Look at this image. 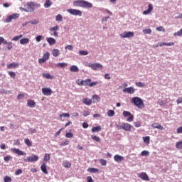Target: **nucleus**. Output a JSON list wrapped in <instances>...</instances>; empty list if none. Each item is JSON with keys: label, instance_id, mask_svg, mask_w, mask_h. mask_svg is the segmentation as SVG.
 I'll return each instance as SVG.
<instances>
[{"label": "nucleus", "instance_id": "nucleus-1", "mask_svg": "<svg viewBox=\"0 0 182 182\" xmlns=\"http://www.w3.org/2000/svg\"><path fill=\"white\" fill-rule=\"evenodd\" d=\"M73 5L81 8H93L92 3L85 0H75L73 1Z\"/></svg>", "mask_w": 182, "mask_h": 182}, {"label": "nucleus", "instance_id": "nucleus-2", "mask_svg": "<svg viewBox=\"0 0 182 182\" xmlns=\"http://www.w3.org/2000/svg\"><path fill=\"white\" fill-rule=\"evenodd\" d=\"M131 102L138 107V109H144V102H143V100L139 97H134L131 100Z\"/></svg>", "mask_w": 182, "mask_h": 182}, {"label": "nucleus", "instance_id": "nucleus-3", "mask_svg": "<svg viewBox=\"0 0 182 182\" xmlns=\"http://www.w3.org/2000/svg\"><path fill=\"white\" fill-rule=\"evenodd\" d=\"M117 129L118 130H124L125 132H131L132 130V124H129V123H124L123 122L122 124V125H117Z\"/></svg>", "mask_w": 182, "mask_h": 182}, {"label": "nucleus", "instance_id": "nucleus-4", "mask_svg": "<svg viewBox=\"0 0 182 182\" xmlns=\"http://www.w3.org/2000/svg\"><path fill=\"white\" fill-rule=\"evenodd\" d=\"M67 12L71 15H74L75 16H82V11L80 10L69 9L67 10Z\"/></svg>", "mask_w": 182, "mask_h": 182}, {"label": "nucleus", "instance_id": "nucleus-5", "mask_svg": "<svg viewBox=\"0 0 182 182\" xmlns=\"http://www.w3.org/2000/svg\"><path fill=\"white\" fill-rule=\"evenodd\" d=\"M18 18H19V14L14 13V14L10 15L6 20H4V22L6 23H9L10 22H12V20L18 19Z\"/></svg>", "mask_w": 182, "mask_h": 182}, {"label": "nucleus", "instance_id": "nucleus-6", "mask_svg": "<svg viewBox=\"0 0 182 182\" xmlns=\"http://www.w3.org/2000/svg\"><path fill=\"white\" fill-rule=\"evenodd\" d=\"M124 117H127L129 116V117L127 118V122H133L134 117L133 116V114H132V113L129 111H124L122 113Z\"/></svg>", "mask_w": 182, "mask_h": 182}, {"label": "nucleus", "instance_id": "nucleus-7", "mask_svg": "<svg viewBox=\"0 0 182 182\" xmlns=\"http://www.w3.org/2000/svg\"><path fill=\"white\" fill-rule=\"evenodd\" d=\"M92 70H98V69H103V65L100 63H91L88 65Z\"/></svg>", "mask_w": 182, "mask_h": 182}, {"label": "nucleus", "instance_id": "nucleus-8", "mask_svg": "<svg viewBox=\"0 0 182 182\" xmlns=\"http://www.w3.org/2000/svg\"><path fill=\"white\" fill-rule=\"evenodd\" d=\"M121 38H133V36H134V32L133 31H128V32H124L120 34Z\"/></svg>", "mask_w": 182, "mask_h": 182}, {"label": "nucleus", "instance_id": "nucleus-9", "mask_svg": "<svg viewBox=\"0 0 182 182\" xmlns=\"http://www.w3.org/2000/svg\"><path fill=\"white\" fill-rule=\"evenodd\" d=\"M26 6H27V12H33L35 11V8L33 6H35V3L34 2H27L26 4Z\"/></svg>", "mask_w": 182, "mask_h": 182}, {"label": "nucleus", "instance_id": "nucleus-10", "mask_svg": "<svg viewBox=\"0 0 182 182\" xmlns=\"http://www.w3.org/2000/svg\"><path fill=\"white\" fill-rule=\"evenodd\" d=\"M38 160H39V157L37 155H33L31 156H28L27 159H24V161L32 163L33 161H38Z\"/></svg>", "mask_w": 182, "mask_h": 182}, {"label": "nucleus", "instance_id": "nucleus-11", "mask_svg": "<svg viewBox=\"0 0 182 182\" xmlns=\"http://www.w3.org/2000/svg\"><path fill=\"white\" fill-rule=\"evenodd\" d=\"M138 176L141 180H144L145 181H150V178H149V175H147L146 172L140 173L139 174H138Z\"/></svg>", "mask_w": 182, "mask_h": 182}, {"label": "nucleus", "instance_id": "nucleus-12", "mask_svg": "<svg viewBox=\"0 0 182 182\" xmlns=\"http://www.w3.org/2000/svg\"><path fill=\"white\" fill-rule=\"evenodd\" d=\"M11 151H13V153H15L16 154H18V156H26V153L19 149L12 148Z\"/></svg>", "mask_w": 182, "mask_h": 182}, {"label": "nucleus", "instance_id": "nucleus-13", "mask_svg": "<svg viewBox=\"0 0 182 182\" xmlns=\"http://www.w3.org/2000/svg\"><path fill=\"white\" fill-rule=\"evenodd\" d=\"M57 31H59L58 26H55L50 28V32H53V36H55V38H58L59 36V33Z\"/></svg>", "mask_w": 182, "mask_h": 182}, {"label": "nucleus", "instance_id": "nucleus-14", "mask_svg": "<svg viewBox=\"0 0 182 182\" xmlns=\"http://www.w3.org/2000/svg\"><path fill=\"white\" fill-rule=\"evenodd\" d=\"M42 93L44 96H50L53 91L50 88H42Z\"/></svg>", "mask_w": 182, "mask_h": 182}, {"label": "nucleus", "instance_id": "nucleus-15", "mask_svg": "<svg viewBox=\"0 0 182 182\" xmlns=\"http://www.w3.org/2000/svg\"><path fill=\"white\" fill-rule=\"evenodd\" d=\"M123 92L124 93H129V95H133V93H134L136 92V90L133 87H129L127 88H124L123 90Z\"/></svg>", "mask_w": 182, "mask_h": 182}, {"label": "nucleus", "instance_id": "nucleus-16", "mask_svg": "<svg viewBox=\"0 0 182 182\" xmlns=\"http://www.w3.org/2000/svg\"><path fill=\"white\" fill-rule=\"evenodd\" d=\"M114 160L117 163H122V161H123L124 160V157H123L122 156H120L119 154H117L114 156Z\"/></svg>", "mask_w": 182, "mask_h": 182}, {"label": "nucleus", "instance_id": "nucleus-17", "mask_svg": "<svg viewBox=\"0 0 182 182\" xmlns=\"http://www.w3.org/2000/svg\"><path fill=\"white\" fill-rule=\"evenodd\" d=\"M151 127H153V129H158L159 130H164V127L157 122L153 123Z\"/></svg>", "mask_w": 182, "mask_h": 182}, {"label": "nucleus", "instance_id": "nucleus-18", "mask_svg": "<svg viewBox=\"0 0 182 182\" xmlns=\"http://www.w3.org/2000/svg\"><path fill=\"white\" fill-rule=\"evenodd\" d=\"M27 106H28V107H31V109H33V107L36 106V102H35V101L33 100H28Z\"/></svg>", "mask_w": 182, "mask_h": 182}, {"label": "nucleus", "instance_id": "nucleus-19", "mask_svg": "<svg viewBox=\"0 0 182 182\" xmlns=\"http://www.w3.org/2000/svg\"><path fill=\"white\" fill-rule=\"evenodd\" d=\"M153 11V5L151 4H149L148 5V9L144 11L143 12L144 15H149L150 14H151V11Z\"/></svg>", "mask_w": 182, "mask_h": 182}, {"label": "nucleus", "instance_id": "nucleus-20", "mask_svg": "<svg viewBox=\"0 0 182 182\" xmlns=\"http://www.w3.org/2000/svg\"><path fill=\"white\" fill-rule=\"evenodd\" d=\"M82 102L84 105H86L87 106H90V105H92V99H89V98H83L82 100Z\"/></svg>", "mask_w": 182, "mask_h": 182}, {"label": "nucleus", "instance_id": "nucleus-21", "mask_svg": "<svg viewBox=\"0 0 182 182\" xmlns=\"http://www.w3.org/2000/svg\"><path fill=\"white\" fill-rule=\"evenodd\" d=\"M16 68H19V63H11L7 65V69H14Z\"/></svg>", "mask_w": 182, "mask_h": 182}, {"label": "nucleus", "instance_id": "nucleus-22", "mask_svg": "<svg viewBox=\"0 0 182 182\" xmlns=\"http://www.w3.org/2000/svg\"><path fill=\"white\" fill-rule=\"evenodd\" d=\"M47 42L49 43V45L50 46L55 45V43H56V40H55V38L50 37L48 38H47Z\"/></svg>", "mask_w": 182, "mask_h": 182}, {"label": "nucleus", "instance_id": "nucleus-23", "mask_svg": "<svg viewBox=\"0 0 182 182\" xmlns=\"http://www.w3.org/2000/svg\"><path fill=\"white\" fill-rule=\"evenodd\" d=\"M102 130V127L97 126V127H94L92 128L91 132L92 133H97L98 132H100Z\"/></svg>", "mask_w": 182, "mask_h": 182}, {"label": "nucleus", "instance_id": "nucleus-24", "mask_svg": "<svg viewBox=\"0 0 182 182\" xmlns=\"http://www.w3.org/2000/svg\"><path fill=\"white\" fill-rule=\"evenodd\" d=\"M41 171L44 173V174H48V169L46 168V163H43L41 166Z\"/></svg>", "mask_w": 182, "mask_h": 182}, {"label": "nucleus", "instance_id": "nucleus-25", "mask_svg": "<svg viewBox=\"0 0 182 182\" xmlns=\"http://www.w3.org/2000/svg\"><path fill=\"white\" fill-rule=\"evenodd\" d=\"M60 53V51L58 49H53L52 50V55L55 58H57V56H59Z\"/></svg>", "mask_w": 182, "mask_h": 182}, {"label": "nucleus", "instance_id": "nucleus-26", "mask_svg": "<svg viewBox=\"0 0 182 182\" xmlns=\"http://www.w3.org/2000/svg\"><path fill=\"white\" fill-rule=\"evenodd\" d=\"M63 166L65 167V168H70L72 167V164L70 162L66 161L63 163Z\"/></svg>", "mask_w": 182, "mask_h": 182}, {"label": "nucleus", "instance_id": "nucleus-27", "mask_svg": "<svg viewBox=\"0 0 182 182\" xmlns=\"http://www.w3.org/2000/svg\"><path fill=\"white\" fill-rule=\"evenodd\" d=\"M87 171H88V173H99V169L96 168H88Z\"/></svg>", "mask_w": 182, "mask_h": 182}, {"label": "nucleus", "instance_id": "nucleus-28", "mask_svg": "<svg viewBox=\"0 0 182 182\" xmlns=\"http://www.w3.org/2000/svg\"><path fill=\"white\" fill-rule=\"evenodd\" d=\"M52 6V1L50 0H46L44 8H50Z\"/></svg>", "mask_w": 182, "mask_h": 182}, {"label": "nucleus", "instance_id": "nucleus-29", "mask_svg": "<svg viewBox=\"0 0 182 182\" xmlns=\"http://www.w3.org/2000/svg\"><path fill=\"white\" fill-rule=\"evenodd\" d=\"M29 38H22L21 41H20V43L21 45H26L27 43H29Z\"/></svg>", "mask_w": 182, "mask_h": 182}, {"label": "nucleus", "instance_id": "nucleus-30", "mask_svg": "<svg viewBox=\"0 0 182 182\" xmlns=\"http://www.w3.org/2000/svg\"><path fill=\"white\" fill-rule=\"evenodd\" d=\"M136 86H137V87H146V83L144 82H138L135 83Z\"/></svg>", "mask_w": 182, "mask_h": 182}, {"label": "nucleus", "instance_id": "nucleus-31", "mask_svg": "<svg viewBox=\"0 0 182 182\" xmlns=\"http://www.w3.org/2000/svg\"><path fill=\"white\" fill-rule=\"evenodd\" d=\"M92 82L91 79H87L83 80V86H90V82Z\"/></svg>", "mask_w": 182, "mask_h": 182}, {"label": "nucleus", "instance_id": "nucleus-32", "mask_svg": "<svg viewBox=\"0 0 182 182\" xmlns=\"http://www.w3.org/2000/svg\"><path fill=\"white\" fill-rule=\"evenodd\" d=\"M144 143L146 144H150V136H144L143 137Z\"/></svg>", "mask_w": 182, "mask_h": 182}, {"label": "nucleus", "instance_id": "nucleus-33", "mask_svg": "<svg viewBox=\"0 0 182 182\" xmlns=\"http://www.w3.org/2000/svg\"><path fill=\"white\" fill-rule=\"evenodd\" d=\"M70 70V72H79V68L76 65H72Z\"/></svg>", "mask_w": 182, "mask_h": 182}, {"label": "nucleus", "instance_id": "nucleus-34", "mask_svg": "<svg viewBox=\"0 0 182 182\" xmlns=\"http://www.w3.org/2000/svg\"><path fill=\"white\" fill-rule=\"evenodd\" d=\"M24 143L28 147H32V141H31V140H29V139H24Z\"/></svg>", "mask_w": 182, "mask_h": 182}, {"label": "nucleus", "instance_id": "nucleus-35", "mask_svg": "<svg viewBox=\"0 0 182 182\" xmlns=\"http://www.w3.org/2000/svg\"><path fill=\"white\" fill-rule=\"evenodd\" d=\"M43 77L46 79H53V75H50L49 73H43Z\"/></svg>", "mask_w": 182, "mask_h": 182}, {"label": "nucleus", "instance_id": "nucleus-36", "mask_svg": "<svg viewBox=\"0 0 182 182\" xmlns=\"http://www.w3.org/2000/svg\"><path fill=\"white\" fill-rule=\"evenodd\" d=\"M91 139L94 140V141H97V143H100V137L96 136V135H92L91 136Z\"/></svg>", "mask_w": 182, "mask_h": 182}, {"label": "nucleus", "instance_id": "nucleus-37", "mask_svg": "<svg viewBox=\"0 0 182 182\" xmlns=\"http://www.w3.org/2000/svg\"><path fill=\"white\" fill-rule=\"evenodd\" d=\"M56 66L58 68H66V66H68V64L66 63H59L56 64Z\"/></svg>", "mask_w": 182, "mask_h": 182}, {"label": "nucleus", "instance_id": "nucleus-38", "mask_svg": "<svg viewBox=\"0 0 182 182\" xmlns=\"http://www.w3.org/2000/svg\"><path fill=\"white\" fill-rule=\"evenodd\" d=\"M107 116L109 117H113V116H114V111L112 110V109L108 110L107 111Z\"/></svg>", "mask_w": 182, "mask_h": 182}, {"label": "nucleus", "instance_id": "nucleus-39", "mask_svg": "<svg viewBox=\"0 0 182 182\" xmlns=\"http://www.w3.org/2000/svg\"><path fill=\"white\" fill-rule=\"evenodd\" d=\"M50 160V154H46L44 156L43 161H49Z\"/></svg>", "mask_w": 182, "mask_h": 182}, {"label": "nucleus", "instance_id": "nucleus-40", "mask_svg": "<svg viewBox=\"0 0 182 182\" xmlns=\"http://www.w3.org/2000/svg\"><path fill=\"white\" fill-rule=\"evenodd\" d=\"M50 56V53L49 52H46L43 54V58L46 60H48Z\"/></svg>", "mask_w": 182, "mask_h": 182}, {"label": "nucleus", "instance_id": "nucleus-41", "mask_svg": "<svg viewBox=\"0 0 182 182\" xmlns=\"http://www.w3.org/2000/svg\"><path fill=\"white\" fill-rule=\"evenodd\" d=\"M55 20L58 22H62V21H63V17H62V16L60 14H58L56 16Z\"/></svg>", "mask_w": 182, "mask_h": 182}, {"label": "nucleus", "instance_id": "nucleus-42", "mask_svg": "<svg viewBox=\"0 0 182 182\" xmlns=\"http://www.w3.org/2000/svg\"><path fill=\"white\" fill-rule=\"evenodd\" d=\"M176 149H178L179 150H181L182 149V141H178L176 144Z\"/></svg>", "mask_w": 182, "mask_h": 182}, {"label": "nucleus", "instance_id": "nucleus-43", "mask_svg": "<svg viewBox=\"0 0 182 182\" xmlns=\"http://www.w3.org/2000/svg\"><path fill=\"white\" fill-rule=\"evenodd\" d=\"M79 53L81 56H86V55H89V52L86 50H80Z\"/></svg>", "mask_w": 182, "mask_h": 182}, {"label": "nucleus", "instance_id": "nucleus-44", "mask_svg": "<svg viewBox=\"0 0 182 182\" xmlns=\"http://www.w3.org/2000/svg\"><path fill=\"white\" fill-rule=\"evenodd\" d=\"M4 182H11L12 181V178L11 176H6L4 178Z\"/></svg>", "mask_w": 182, "mask_h": 182}, {"label": "nucleus", "instance_id": "nucleus-45", "mask_svg": "<svg viewBox=\"0 0 182 182\" xmlns=\"http://www.w3.org/2000/svg\"><path fill=\"white\" fill-rule=\"evenodd\" d=\"M2 43H8V41H5V38H4V37H0V46L1 45H2ZM0 50H1V48H0Z\"/></svg>", "mask_w": 182, "mask_h": 182}, {"label": "nucleus", "instance_id": "nucleus-46", "mask_svg": "<svg viewBox=\"0 0 182 182\" xmlns=\"http://www.w3.org/2000/svg\"><path fill=\"white\" fill-rule=\"evenodd\" d=\"M99 161L102 166H106L107 164V161L105 159H100Z\"/></svg>", "mask_w": 182, "mask_h": 182}, {"label": "nucleus", "instance_id": "nucleus-47", "mask_svg": "<svg viewBox=\"0 0 182 182\" xmlns=\"http://www.w3.org/2000/svg\"><path fill=\"white\" fill-rule=\"evenodd\" d=\"M143 32L146 34V35H149L150 33H151V30L150 28H146L143 30Z\"/></svg>", "mask_w": 182, "mask_h": 182}, {"label": "nucleus", "instance_id": "nucleus-48", "mask_svg": "<svg viewBox=\"0 0 182 182\" xmlns=\"http://www.w3.org/2000/svg\"><path fill=\"white\" fill-rule=\"evenodd\" d=\"M60 117H70V114L69 113H62L60 114Z\"/></svg>", "mask_w": 182, "mask_h": 182}, {"label": "nucleus", "instance_id": "nucleus-49", "mask_svg": "<svg viewBox=\"0 0 182 182\" xmlns=\"http://www.w3.org/2000/svg\"><path fill=\"white\" fill-rule=\"evenodd\" d=\"M9 76H11L13 79H15V77H16V74L15 73V72L14 71H10L9 73Z\"/></svg>", "mask_w": 182, "mask_h": 182}, {"label": "nucleus", "instance_id": "nucleus-50", "mask_svg": "<svg viewBox=\"0 0 182 182\" xmlns=\"http://www.w3.org/2000/svg\"><path fill=\"white\" fill-rule=\"evenodd\" d=\"M182 36V28L178 31L173 33V36Z\"/></svg>", "mask_w": 182, "mask_h": 182}, {"label": "nucleus", "instance_id": "nucleus-51", "mask_svg": "<svg viewBox=\"0 0 182 182\" xmlns=\"http://www.w3.org/2000/svg\"><path fill=\"white\" fill-rule=\"evenodd\" d=\"M23 36V35L16 36L12 38V41H19Z\"/></svg>", "mask_w": 182, "mask_h": 182}, {"label": "nucleus", "instance_id": "nucleus-52", "mask_svg": "<svg viewBox=\"0 0 182 182\" xmlns=\"http://www.w3.org/2000/svg\"><path fill=\"white\" fill-rule=\"evenodd\" d=\"M156 31H159V32H166V29L163 26L157 27Z\"/></svg>", "mask_w": 182, "mask_h": 182}, {"label": "nucleus", "instance_id": "nucleus-53", "mask_svg": "<svg viewBox=\"0 0 182 182\" xmlns=\"http://www.w3.org/2000/svg\"><path fill=\"white\" fill-rule=\"evenodd\" d=\"M65 137H67V139H72V137H73V134L71 132H68L65 134Z\"/></svg>", "mask_w": 182, "mask_h": 182}, {"label": "nucleus", "instance_id": "nucleus-54", "mask_svg": "<svg viewBox=\"0 0 182 182\" xmlns=\"http://www.w3.org/2000/svg\"><path fill=\"white\" fill-rule=\"evenodd\" d=\"M76 83L79 86H83V80H79L78 79V80H76Z\"/></svg>", "mask_w": 182, "mask_h": 182}, {"label": "nucleus", "instance_id": "nucleus-55", "mask_svg": "<svg viewBox=\"0 0 182 182\" xmlns=\"http://www.w3.org/2000/svg\"><path fill=\"white\" fill-rule=\"evenodd\" d=\"M68 144H69V140L66 139L65 141L61 142L60 146H68Z\"/></svg>", "mask_w": 182, "mask_h": 182}, {"label": "nucleus", "instance_id": "nucleus-56", "mask_svg": "<svg viewBox=\"0 0 182 182\" xmlns=\"http://www.w3.org/2000/svg\"><path fill=\"white\" fill-rule=\"evenodd\" d=\"M4 45H9L7 47V49L9 50H11V49H12V42L8 43H4Z\"/></svg>", "mask_w": 182, "mask_h": 182}, {"label": "nucleus", "instance_id": "nucleus-57", "mask_svg": "<svg viewBox=\"0 0 182 182\" xmlns=\"http://www.w3.org/2000/svg\"><path fill=\"white\" fill-rule=\"evenodd\" d=\"M149 152L148 151H142L141 153V156H149Z\"/></svg>", "mask_w": 182, "mask_h": 182}, {"label": "nucleus", "instance_id": "nucleus-58", "mask_svg": "<svg viewBox=\"0 0 182 182\" xmlns=\"http://www.w3.org/2000/svg\"><path fill=\"white\" fill-rule=\"evenodd\" d=\"M92 99H95V100H97V102H99L100 100V97H99V95H94L92 96Z\"/></svg>", "mask_w": 182, "mask_h": 182}, {"label": "nucleus", "instance_id": "nucleus-59", "mask_svg": "<svg viewBox=\"0 0 182 182\" xmlns=\"http://www.w3.org/2000/svg\"><path fill=\"white\" fill-rule=\"evenodd\" d=\"M65 49H68V50H73V46L72 45H68L65 46Z\"/></svg>", "mask_w": 182, "mask_h": 182}, {"label": "nucleus", "instance_id": "nucleus-60", "mask_svg": "<svg viewBox=\"0 0 182 182\" xmlns=\"http://www.w3.org/2000/svg\"><path fill=\"white\" fill-rule=\"evenodd\" d=\"M134 126H135L136 127H140V126H141V122H134Z\"/></svg>", "mask_w": 182, "mask_h": 182}, {"label": "nucleus", "instance_id": "nucleus-61", "mask_svg": "<svg viewBox=\"0 0 182 182\" xmlns=\"http://www.w3.org/2000/svg\"><path fill=\"white\" fill-rule=\"evenodd\" d=\"M16 176H19L20 174H22V169H18L16 172H15Z\"/></svg>", "mask_w": 182, "mask_h": 182}, {"label": "nucleus", "instance_id": "nucleus-62", "mask_svg": "<svg viewBox=\"0 0 182 182\" xmlns=\"http://www.w3.org/2000/svg\"><path fill=\"white\" fill-rule=\"evenodd\" d=\"M46 62V60L44 58H40L38 60V63H45Z\"/></svg>", "mask_w": 182, "mask_h": 182}, {"label": "nucleus", "instance_id": "nucleus-63", "mask_svg": "<svg viewBox=\"0 0 182 182\" xmlns=\"http://www.w3.org/2000/svg\"><path fill=\"white\" fill-rule=\"evenodd\" d=\"M176 133L178 134H180V133H182V126L178 127L177 129H176Z\"/></svg>", "mask_w": 182, "mask_h": 182}, {"label": "nucleus", "instance_id": "nucleus-64", "mask_svg": "<svg viewBox=\"0 0 182 182\" xmlns=\"http://www.w3.org/2000/svg\"><path fill=\"white\" fill-rule=\"evenodd\" d=\"M87 182H93V179L92 178V176H87Z\"/></svg>", "mask_w": 182, "mask_h": 182}]
</instances>
